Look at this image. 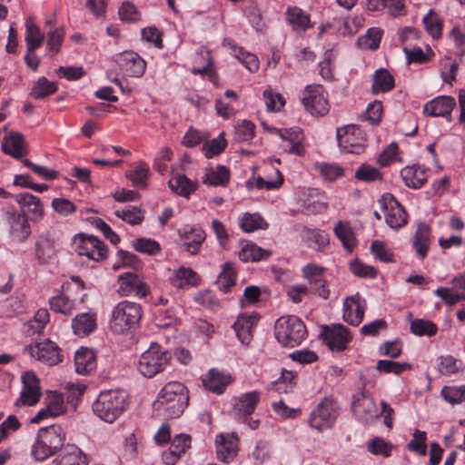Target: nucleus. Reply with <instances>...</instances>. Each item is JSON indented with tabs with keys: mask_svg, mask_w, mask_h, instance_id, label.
Listing matches in <instances>:
<instances>
[{
	"mask_svg": "<svg viewBox=\"0 0 465 465\" xmlns=\"http://www.w3.org/2000/svg\"><path fill=\"white\" fill-rule=\"evenodd\" d=\"M189 403L186 387L179 381L166 383L159 391L153 402V409L158 415L166 419L180 417Z\"/></svg>",
	"mask_w": 465,
	"mask_h": 465,
	"instance_id": "nucleus-1",
	"label": "nucleus"
},
{
	"mask_svg": "<svg viewBox=\"0 0 465 465\" xmlns=\"http://www.w3.org/2000/svg\"><path fill=\"white\" fill-rule=\"evenodd\" d=\"M128 404V395L124 391L107 390L99 393L93 411L101 420L112 423L126 411Z\"/></svg>",
	"mask_w": 465,
	"mask_h": 465,
	"instance_id": "nucleus-2",
	"label": "nucleus"
},
{
	"mask_svg": "<svg viewBox=\"0 0 465 465\" xmlns=\"http://www.w3.org/2000/svg\"><path fill=\"white\" fill-rule=\"evenodd\" d=\"M143 317L142 305L135 302L122 301L113 309L109 327L115 334H124L135 330Z\"/></svg>",
	"mask_w": 465,
	"mask_h": 465,
	"instance_id": "nucleus-3",
	"label": "nucleus"
},
{
	"mask_svg": "<svg viewBox=\"0 0 465 465\" xmlns=\"http://www.w3.org/2000/svg\"><path fill=\"white\" fill-rule=\"evenodd\" d=\"M65 440V432L60 425L41 428L32 446V456L36 460H45L62 449Z\"/></svg>",
	"mask_w": 465,
	"mask_h": 465,
	"instance_id": "nucleus-4",
	"label": "nucleus"
},
{
	"mask_svg": "<svg viewBox=\"0 0 465 465\" xmlns=\"http://www.w3.org/2000/svg\"><path fill=\"white\" fill-rule=\"evenodd\" d=\"M277 341L287 347L300 345L307 337V329L303 322L294 315L280 317L274 326Z\"/></svg>",
	"mask_w": 465,
	"mask_h": 465,
	"instance_id": "nucleus-5",
	"label": "nucleus"
},
{
	"mask_svg": "<svg viewBox=\"0 0 465 465\" xmlns=\"http://www.w3.org/2000/svg\"><path fill=\"white\" fill-rule=\"evenodd\" d=\"M171 359L172 354L168 351L157 343H152L140 356L137 368L143 376L153 378L167 368Z\"/></svg>",
	"mask_w": 465,
	"mask_h": 465,
	"instance_id": "nucleus-6",
	"label": "nucleus"
},
{
	"mask_svg": "<svg viewBox=\"0 0 465 465\" xmlns=\"http://www.w3.org/2000/svg\"><path fill=\"white\" fill-rule=\"evenodd\" d=\"M339 413L337 403L331 398H324L311 412L308 424L318 431L331 429L334 425Z\"/></svg>",
	"mask_w": 465,
	"mask_h": 465,
	"instance_id": "nucleus-7",
	"label": "nucleus"
},
{
	"mask_svg": "<svg viewBox=\"0 0 465 465\" xmlns=\"http://www.w3.org/2000/svg\"><path fill=\"white\" fill-rule=\"evenodd\" d=\"M336 138L341 150L347 153L359 154L363 152L364 137L361 128L354 124L338 128Z\"/></svg>",
	"mask_w": 465,
	"mask_h": 465,
	"instance_id": "nucleus-8",
	"label": "nucleus"
},
{
	"mask_svg": "<svg viewBox=\"0 0 465 465\" xmlns=\"http://www.w3.org/2000/svg\"><path fill=\"white\" fill-rule=\"evenodd\" d=\"M24 351L31 357L50 366L56 365L63 361L61 349L49 339H45L25 347Z\"/></svg>",
	"mask_w": 465,
	"mask_h": 465,
	"instance_id": "nucleus-9",
	"label": "nucleus"
},
{
	"mask_svg": "<svg viewBox=\"0 0 465 465\" xmlns=\"http://www.w3.org/2000/svg\"><path fill=\"white\" fill-rule=\"evenodd\" d=\"M378 203L385 212V221L391 228L400 229L407 223V213L392 194H382Z\"/></svg>",
	"mask_w": 465,
	"mask_h": 465,
	"instance_id": "nucleus-10",
	"label": "nucleus"
},
{
	"mask_svg": "<svg viewBox=\"0 0 465 465\" xmlns=\"http://www.w3.org/2000/svg\"><path fill=\"white\" fill-rule=\"evenodd\" d=\"M76 238L78 243L76 252L81 256H86L89 260L101 262L107 258L108 249L104 242L95 236L79 233Z\"/></svg>",
	"mask_w": 465,
	"mask_h": 465,
	"instance_id": "nucleus-11",
	"label": "nucleus"
},
{
	"mask_svg": "<svg viewBox=\"0 0 465 465\" xmlns=\"http://www.w3.org/2000/svg\"><path fill=\"white\" fill-rule=\"evenodd\" d=\"M320 335L332 351H344L351 340L348 329L340 323L322 325Z\"/></svg>",
	"mask_w": 465,
	"mask_h": 465,
	"instance_id": "nucleus-12",
	"label": "nucleus"
},
{
	"mask_svg": "<svg viewBox=\"0 0 465 465\" xmlns=\"http://www.w3.org/2000/svg\"><path fill=\"white\" fill-rule=\"evenodd\" d=\"M22 390L19 398L15 401V405L34 406L41 398L40 381L34 371H25L21 376Z\"/></svg>",
	"mask_w": 465,
	"mask_h": 465,
	"instance_id": "nucleus-13",
	"label": "nucleus"
},
{
	"mask_svg": "<svg viewBox=\"0 0 465 465\" xmlns=\"http://www.w3.org/2000/svg\"><path fill=\"white\" fill-rule=\"evenodd\" d=\"M302 102L306 111L312 115H324L329 111L321 84H308L303 90Z\"/></svg>",
	"mask_w": 465,
	"mask_h": 465,
	"instance_id": "nucleus-14",
	"label": "nucleus"
},
{
	"mask_svg": "<svg viewBox=\"0 0 465 465\" xmlns=\"http://www.w3.org/2000/svg\"><path fill=\"white\" fill-rule=\"evenodd\" d=\"M118 293L121 296H135L143 298L150 292V287L142 277L135 273L126 272L118 276Z\"/></svg>",
	"mask_w": 465,
	"mask_h": 465,
	"instance_id": "nucleus-15",
	"label": "nucleus"
},
{
	"mask_svg": "<svg viewBox=\"0 0 465 465\" xmlns=\"http://www.w3.org/2000/svg\"><path fill=\"white\" fill-rule=\"evenodd\" d=\"M115 62L124 74L130 77H141L146 69L145 61L135 52L125 51L118 54Z\"/></svg>",
	"mask_w": 465,
	"mask_h": 465,
	"instance_id": "nucleus-16",
	"label": "nucleus"
},
{
	"mask_svg": "<svg viewBox=\"0 0 465 465\" xmlns=\"http://www.w3.org/2000/svg\"><path fill=\"white\" fill-rule=\"evenodd\" d=\"M183 250L192 255L197 254L206 238L205 232L196 225H184L178 230Z\"/></svg>",
	"mask_w": 465,
	"mask_h": 465,
	"instance_id": "nucleus-17",
	"label": "nucleus"
},
{
	"mask_svg": "<svg viewBox=\"0 0 465 465\" xmlns=\"http://www.w3.org/2000/svg\"><path fill=\"white\" fill-rule=\"evenodd\" d=\"M277 133L282 140L280 146L284 152L299 156L305 153V149L302 145L304 136L301 128L277 130Z\"/></svg>",
	"mask_w": 465,
	"mask_h": 465,
	"instance_id": "nucleus-18",
	"label": "nucleus"
},
{
	"mask_svg": "<svg viewBox=\"0 0 465 465\" xmlns=\"http://www.w3.org/2000/svg\"><path fill=\"white\" fill-rule=\"evenodd\" d=\"M455 106L456 102L453 97L442 95L429 101L423 107V113L427 116L445 117L450 122Z\"/></svg>",
	"mask_w": 465,
	"mask_h": 465,
	"instance_id": "nucleus-19",
	"label": "nucleus"
},
{
	"mask_svg": "<svg viewBox=\"0 0 465 465\" xmlns=\"http://www.w3.org/2000/svg\"><path fill=\"white\" fill-rule=\"evenodd\" d=\"M351 408L358 420L366 424L372 422L379 416L374 399L363 393L355 398Z\"/></svg>",
	"mask_w": 465,
	"mask_h": 465,
	"instance_id": "nucleus-20",
	"label": "nucleus"
},
{
	"mask_svg": "<svg viewBox=\"0 0 465 465\" xmlns=\"http://www.w3.org/2000/svg\"><path fill=\"white\" fill-rule=\"evenodd\" d=\"M217 459L223 462H231L237 455L238 438L234 434H218L215 440Z\"/></svg>",
	"mask_w": 465,
	"mask_h": 465,
	"instance_id": "nucleus-21",
	"label": "nucleus"
},
{
	"mask_svg": "<svg viewBox=\"0 0 465 465\" xmlns=\"http://www.w3.org/2000/svg\"><path fill=\"white\" fill-rule=\"evenodd\" d=\"M54 237L50 232L40 234L35 241V256L39 263H48L56 255Z\"/></svg>",
	"mask_w": 465,
	"mask_h": 465,
	"instance_id": "nucleus-22",
	"label": "nucleus"
},
{
	"mask_svg": "<svg viewBox=\"0 0 465 465\" xmlns=\"http://www.w3.org/2000/svg\"><path fill=\"white\" fill-rule=\"evenodd\" d=\"M365 305L359 293L347 297L343 302V320L351 325L358 326L363 320Z\"/></svg>",
	"mask_w": 465,
	"mask_h": 465,
	"instance_id": "nucleus-23",
	"label": "nucleus"
},
{
	"mask_svg": "<svg viewBox=\"0 0 465 465\" xmlns=\"http://www.w3.org/2000/svg\"><path fill=\"white\" fill-rule=\"evenodd\" d=\"M52 465H88V459L77 446L67 444L53 460Z\"/></svg>",
	"mask_w": 465,
	"mask_h": 465,
	"instance_id": "nucleus-24",
	"label": "nucleus"
},
{
	"mask_svg": "<svg viewBox=\"0 0 465 465\" xmlns=\"http://www.w3.org/2000/svg\"><path fill=\"white\" fill-rule=\"evenodd\" d=\"M261 393L257 391L241 394L233 405V412L238 418L251 416L260 401Z\"/></svg>",
	"mask_w": 465,
	"mask_h": 465,
	"instance_id": "nucleus-25",
	"label": "nucleus"
},
{
	"mask_svg": "<svg viewBox=\"0 0 465 465\" xmlns=\"http://www.w3.org/2000/svg\"><path fill=\"white\" fill-rule=\"evenodd\" d=\"M75 371L81 375H88L96 369V356L93 350L81 348L74 355Z\"/></svg>",
	"mask_w": 465,
	"mask_h": 465,
	"instance_id": "nucleus-26",
	"label": "nucleus"
},
{
	"mask_svg": "<svg viewBox=\"0 0 465 465\" xmlns=\"http://www.w3.org/2000/svg\"><path fill=\"white\" fill-rule=\"evenodd\" d=\"M430 227L425 223H420L413 236L412 247L414 248L417 256L423 260L429 251L430 244Z\"/></svg>",
	"mask_w": 465,
	"mask_h": 465,
	"instance_id": "nucleus-27",
	"label": "nucleus"
},
{
	"mask_svg": "<svg viewBox=\"0 0 465 465\" xmlns=\"http://www.w3.org/2000/svg\"><path fill=\"white\" fill-rule=\"evenodd\" d=\"M285 16L296 32H305L313 26L310 15L298 6H289L285 11Z\"/></svg>",
	"mask_w": 465,
	"mask_h": 465,
	"instance_id": "nucleus-28",
	"label": "nucleus"
},
{
	"mask_svg": "<svg viewBox=\"0 0 465 465\" xmlns=\"http://www.w3.org/2000/svg\"><path fill=\"white\" fill-rule=\"evenodd\" d=\"M2 149L5 154L15 159H21L27 154L25 138L19 133H13L8 137H5L2 142Z\"/></svg>",
	"mask_w": 465,
	"mask_h": 465,
	"instance_id": "nucleus-29",
	"label": "nucleus"
},
{
	"mask_svg": "<svg viewBox=\"0 0 465 465\" xmlns=\"http://www.w3.org/2000/svg\"><path fill=\"white\" fill-rule=\"evenodd\" d=\"M72 328L74 334L78 336L89 335L96 329V315L94 312H84L77 314L72 320Z\"/></svg>",
	"mask_w": 465,
	"mask_h": 465,
	"instance_id": "nucleus-30",
	"label": "nucleus"
},
{
	"mask_svg": "<svg viewBox=\"0 0 465 465\" xmlns=\"http://www.w3.org/2000/svg\"><path fill=\"white\" fill-rule=\"evenodd\" d=\"M395 86V80L385 68L377 69L372 76L371 94L388 93Z\"/></svg>",
	"mask_w": 465,
	"mask_h": 465,
	"instance_id": "nucleus-31",
	"label": "nucleus"
},
{
	"mask_svg": "<svg viewBox=\"0 0 465 465\" xmlns=\"http://www.w3.org/2000/svg\"><path fill=\"white\" fill-rule=\"evenodd\" d=\"M231 382L230 377L225 376L223 373L212 369L203 378V384L204 388L213 393H223L226 386Z\"/></svg>",
	"mask_w": 465,
	"mask_h": 465,
	"instance_id": "nucleus-32",
	"label": "nucleus"
},
{
	"mask_svg": "<svg viewBox=\"0 0 465 465\" xmlns=\"http://www.w3.org/2000/svg\"><path fill=\"white\" fill-rule=\"evenodd\" d=\"M401 176L405 185L412 189L420 188L427 181L425 169L418 165L404 167L401 171Z\"/></svg>",
	"mask_w": 465,
	"mask_h": 465,
	"instance_id": "nucleus-33",
	"label": "nucleus"
},
{
	"mask_svg": "<svg viewBox=\"0 0 465 465\" xmlns=\"http://www.w3.org/2000/svg\"><path fill=\"white\" fill-rule=\"evenodd\" d=\"M65 408L61 397L55 396L47 401L46 406L41 409L36 415L32 418V423H39L47 418L56 417L64 413Z\"/></svg>",
	"mask_w": 465,
	"mask_h": 465,
	"instance_id": "nucleus-34",
	"label": "nucleus"
},
{
	"mask_svg": "<svg viewBox=\"0 0 465 465\" xmlns=\"http://www.w3.org/2000/svg\"><path fill=\"white\" fill-rule=\"evenodd\" d=\"M366 2L367 8L371 11L387 9L388 13L394 17L404 15L403 0H366Z\"/></svg>",
	"mask_w": 465,
	"mask_h": 465,
	"instance_id": "nucleus-35",
	"label": "nucleus"
},
{
	"mask_svg": "<svg viewBox=\"0 0 465 465\" xmlns=\"http://www.w3.org/2000/svg\"><path fill=\"white\" fill-rule=\"evenodd\" d=\"M255 318L247 315H240L233 323L232 328L238 340L242 344H248L252 340V329L255 324Z\"/></svg>",
	"mask_w": 465,
	"mask_h": 465,
	"instance_id": "nucleus-36",
	"label": "nucleus"
},
{
	"mask_svg": "<svg viewBox=\"0 0 465 465\" xmlns=\"http://www.w3.org/2000/svg\"><path fill=\"white\" fill-rule=\"evenodd\" d=\"M11 233L18 241H25L31 234L27 217L24 213L14 214L10 221Z\"/></svg>",
	"mask_w": 465,
	"mask_h": 465,
	"instance_id": "nucleus-37",
	"label": "nucleus"
},
{
	"mask_svg": "<svg viewBox=\"0 0 465 465\" xmlns=\"http://www.w3.org/2000/svg\"><path fill=\"white\" fill-rule=\"evenodd\" d=\"M199 281L198 274L193 269L181 266L174 271L172 284L177 288H183L185 286H196Z\"/></svg>",
	"mask_w": 465,
	"mask_h": 465,
	"instance_id": "nucleus-38",
	"label": "nucleus"
},
{
	"mask_svg": "<svg viewBox=\"0 0 465 465\" xmlns=\"http://www.w3.org/2000/svg\"><path fill=\"white\" fill-rule=\"evenodd\" d=\"M168 184L173 192L185 198H189L191 193L197 188V183L187 178L184 174L173 177Z\"/></svg>",
	"mask_w": 465,
	"mask_h": 465,
	"instance_id": "nucleus-39",
	"label": "nucleus"
},
{
	"mask_svg": "<svg viewBox=\"0 0 465 465\" xmlns=\"http://www.w3.org/2000/svg\"><path fill=\"white\" fill-rule=\"evenodd\" d=\"M334 233L346 250L351 251L356 245L354 232L348 222L338 221L334 225Z\"/></svg>",
	"mask_w": 465,
	"mask_h": 465,
	"instance_id": "nucleus-40",
	"label": "nucleus"
},
{
	"mask_svg": "<svg viewBox=\"0 0 465 465\" xmlns=\"http://www.w3.org/2000/svg\"><path fill=\"white\" fill-rule=\"evenodd\" d=\"M15 200L23 207H26L36 218L44 215V207L40 199L29 193H20L15 196Z\"/></svg>",
	"mask_w": 465,
	"mask_h": 465,
	"instance_id": "nucleus-41",
	"label": "nucleus"
},
{
	"mask_svg": "<svg viewBox=\"0 0 465 465\" xmlns=\"http://www.w3.org/2000/svg\"><path fill=\"white\" fill-rule=\"evenodd\" d=\"M25 42L29 52H35L44 42V35L32 18L25 22Z\"/></svg>",
	"mask_w": 465,
	"mask_h": 465,
	"instance_id": "nucleus-42",
	"label": "nucleus"
},
{
	"mask_svg": "<svg viewBox=\"0 0 465 465\" xmlns=\"http://www.w3.org/2000/svg\"><path fill=\"white\" fill-rule=\"evenodd\" d=\"M230 180V171L224 165H217L215 170H210L203 178V183L212 186H225Z\"/></svg>",
	"mask_w": 465,
	"mask_h": 465,
	"instance_id": "nucleus-43",
	"label": "nucleus"
},
{
	"mask_svg": "<svg viewBox=\"0 0 465 465\" xmlns=\"http://www.w3.org/2000/svg\"><path fill=\"white\" fill-rule=\"evenodd\" d=\"M271 255V252L262 249L254 243L246 244L239 252V259L242 262H258L267 260Z\"/></svg>",
	"mask_w": 465,
	"mask_h": 465,
	"instance_id": "nucleus-44",
	"label": "nucleus"
},
{
	"mask_svg": "<svg viewBox=\"0 0 465 465\" xmlns=\"http://www.w3.org/2000/svg\"><path fill=\"white\" fill-rule=\"evenodd\" d=\"M236 272L231 262L223 264V271L220 272L216 284L224 293L228 292L235 284Z\"/></svg>",
	"mask_w": 465,
	"mask_h": 465,
	"instance_id": "nucleus-45",
	"label": "nucleus"
},
{
	"mask_svg": "<svg viewBox=\"0 0 465 465\" xmlns=\"http://www.w3.org/2000/svg\"><path fill=\"white\" fill-rule=\"evenodd\" d=\"M50 309L54 312H59L64 315L69 316L73 313L75 303L73 300L69 299L65 294H58L49 299Z\"/></svg>",
	"mask_w": 465,
	"mask_h": 465,
	"instance_id": "nucleus-46",
	"label": "nucleus"
},
{
	"mask_svg": "<svg viewBox=\"0 0 465 465\" xmlns=\"http://www.w3.org/2000/svg\"><path fill=\"white\" fill-rule=\"evenodd\" d=\"M233 55L237 58L245 68L251 73H254L259 69V60L254 54L245 51L242 47L232 45Z\"/></svg>",
	"mask_w": 465,
	"mask_h": 465,
	"instance_id": "nucleus-47",
	"label": "nucleus"
},
{
	"mask_svg": "<svg viewBox=\"0 0 465 465\" xmlns=\"http://www.w3.org/2000/svg\"><path fill=\"white\" fill-rule=\"evenodd\" d=\"M114 215L131 225H138L144 219L143 212L140 207L129 206L128 208L114 211Z\"/></svg>",
	"mask_w": 465,
	"mask_h": 465,
	"instance_id": "nucleus-48",
	"label": "nucleus"
},
{
	"mask_svg": "<svg viewBox=\"0 0 465 465\" xmlns=\"http://www.w3.org/2000/svg\"><path fill=\"white\" fill-rule=\"evenodd\" d=\"M423 24L428 34L434 39H438L441 36L442 21L432 9L423 17Z\"/></svg>",
	"mask_w": 465,
	"mask_h": 465,
	"instance_id": "nucleus-49",
	"label": "nucleus"
},
{
	"mask_svg": "<svg viewBox=\"0 0 465 465\" xmlns=\"http://www.w3.org/2000/svg\"><path fill=\"white\" fill-rule=\"evenodd\" d=\"M303 237L309 247L313 249H322L329 243L328 234L324 231L305 229Z\"/></svg>",
	"mask_w": 465,
	"mask_h": 465,
	"instance_id": "nucleus-50",
	"label": "nucleus"
},
{
	"mask_svg": "<svg viewBox=\"0 0 465 465\" xmlns=\"http://www.w3.org/2000/svg\"><path fill=\"white\" fill-rule=\"evenodd\" d=\"M411 369V364L409 362H398L390 360H380L377 361L376 370L380 372L395 375H400L403 371Z\"/></svg>",
	"mask_w": 465,
	"mask_h": 465,
	"instance_id": "nucleus-51",
	"label": "nucleus"
},
{
	"mask_svg": "<svg viewBox=\"0 0 465 465\" xmlns=\"http://www.w3.org/2000/svg\"><path fill=\"white\" fill-rule=\"evenodd\" d=\"M240 227L245 232H252L259 229H265L267 223L258 214L246 213L241 219Z\"/></svg>",
	"mask_w": 465,
	"mask_h": 465,
	"instance_id": "nucleus-52",
	"label": "nucleus"
},
{
	"mask_svg": "<svg viewBox=\"0 0 465 465\" xmlns=\"http://www.w3.org/2000/svg\"><path fill=\"white\" fill-rule=\"evenodd\" d=\"M438 327L430 321L415 319L411 323V331L418 336L431 337L437 333Z\"/></svg>",
	"mask_w": 465,
	"mask_h": 465,
	"instance_id": "nucleus-53",
	"label": "nucleus"
},
{
	"mask_svg": "<svg viewBox=\"0 0 465 465\" xmlns=\"http://www.w3.org/2000/svg\"><path fill=\"white\" fill-rule=\"evenodd\" d=\"M440 394L447 402L452 405L460 404L465 401V385L444 386Z\"/></svg>",
	"mask_w": 465,
	"mask_h": 465,
	"instance_id": "nucleus-54",
	"label": "nucleus"
},
{
	"mask_svg": "<svg viewBox=\"0 0 465 465\" xmlns=\"http://www.w3.org/2000/svg\"><path fill=\"white\" fill-rule=\"evenodd\" d=\"M427 434L425 431L415 430L412 434V439L407 444V449L420 456L427 454Z\"/></svg>",
	"mask_w": 465,
	"mask_h": 465,
	"instance_id": "nucleus-55",
	"label": "nucleus"
},
{
	"mask_svg": "<svg viewBox=\"0 0 465 465\" xmlns=\"http://www.w3.org/2000/svg\"><path fill=\"white\" fill-rule=\"evenodd\" d=\"M133 247L136 252L148 255H156L161 252L158 242L149 238H138L133 241Z\"/></svg>",
	"mask_w": 465,
	"mask_h": 465,
	"instance_id": "nucleus-56",
	"label": "nucleus"
},
{
	"mask_svg": "<svg viewBox=\"0 0 465 465\" xmlns=\"http://www.w3.org/2000/svg\"><path fill=\"white\" fill-rule=\"evenodd\" d=\"M438 361V370L443 375L455 374L460 370L461 361L451 355H441L439 357Z\"/></svg>",
	"mask_w": 465,
	"mask_h": 465,
	"instance_id": "nucleus-57",
	"label": "nucleus"
},
{
	"mask_svg": "<svg viewBox=\"0 0 465 465\" xmlns=\"http://www.w3.org/2000/svg\"><path fill=\"white\" fill-rule=\"evenodd\" d=\"M57 87L54 83L48 81L45 77H41L31 92V95L35 99H42L54 94Z\"/></svg>",
	"mask_w": 465,
	"mask_h": 465,
	"instance_id": "nucleus-58",
	"label": "nucleus"
},
{
	"mask_svg": "<svg viewBox=\"0 0 465 465\" xmlns=\"http://www.w3.org/2000/svg\"><path fill=\"white\" fill-rule=\"evenodd\" d=\"M227 142L223 137V133H222L218 137L211 140L203 145V149L204 151V155L207 158H212L214 155H218L224 151Z\"/></svg>",
	"mask_w": 465,
	"mask_h": 465,
	"instance_id": "nucleus-59",
	"label": "nucleus"
},
{
	"mask_svg": "<svg viewBox=\"0 0 465 465\" xmlns=\"http://www.w3.org/2000/svg\"><path fill=\"white\" fill-rule=\"evenodd\" d=\"M315 169L319 171L321 175L328 181H334L343 175L342 168L336 164L317 163L315 164Z\"/></svg>",
	"mask_w": 465,
	"mask_h": 465,
	"instance_id": "nucleus-60",
	"label": "nucleus"
},
{
	"mask_svg": "<svg viewBox=\"0 0 465 465\" xmlns=\"http://www.w3.org/2000/svg\"><path fill=\"white\" fill-rule=\"evenodd\" d=\"M355 178L362 182L371 183L381 180V173L377 168L363 163L356 170Z\"/></svg>",
	"mask_w": 465,
	"mask_h": 465,
	"instance_id": "nucleus-61",
	"label": "nucleus"
},
{
	"mask_svg": "<svg viewBox=\"0 0 465 465\" xmlns=\"http://www.w3.org/2000/svg\"><path fill=\"white\" fill-rule=\"evenodd\" d=\"M149 168L144 163H140L134 169L129 172L126 176L134 185H144L148 179Z\"/></svg>",
	"mask_w": 465,
	"mask_h": 465,
	"instance_id": "nucleus-62",
	"label": "nucleus"
},
{
	"mask_svg": "<svg viewBox=\"0 0 465 465\" xmlns=\"http://www.w3.org/2000/svg\"><path fill=\"white\" fill-rule=\"evenodd\" d=\"M325 269L322 266L309 263L302 268V275L313 286H317L322 278Z\"/></svg>",
	"mask_w": 465,
	"mask_h": 465,
	"instance_id": "nucleus-63",
	"label": "nucleus"
},
{
	"mask_svg": "<svg viewBox=\"0 0 465 465\" xmlns=\"http://www.w3.org/2000/svg\"><path fill=\"white\" fill-rule=\"evenodd\" d=\"M450 37L457 49V56L461 60L462 56L465 55V31L459 25H455L450 32Z\"/></svg>",
	"mask_w": 465,
	"mask_h": 465,
	"instance_id": "nucleus-64",
	"label": "nucleus"
}]
</instances>
